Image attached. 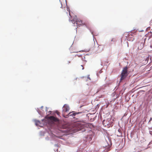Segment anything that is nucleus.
<instances>
[{"label":"nucleus","mask_w":152,"mask_h":152,"mask_svg":"<svg viewBox=\"0 0 152 152\" xmlns=\"http://www.w3.org/2000/svg\"><path fill=\"white\" fill-rule=\"evenodd\" d=\"M67 10L68 12H66V14L67 15H68L69 14L70 18H69V21H71L73 24H74V25L77 26H80L82 25H85L87 27L88 26V24L86 23H83L82 21L80 19H78L77 18V17L75 16V17H72V16L70 14V12L69 11V8H67Z\"/></svg>","instance_id":"f257e3e1"},{"label":"nucleus","mask_w":152,"mask_h":152,"mask_svg":"<svg viewBox=\"0 0 152 152\" xmlns=\"http://www.w3.org/2000/svg\"><path fill=\"white\" fill-rule=\"evenodd\" d=\"M150 47L151 48H152V45H151Z\"/></svg>","instance_id":"4468645a"},{"label":"nucleus","mask_w":152,"mask_h":152,"mask_svg":"<svg viewBox=\"0 0 152 152\" xmlns=\"http://www.w3.org/2000/svg\"><path fill=\"white\" fill-rule=\"evenodd\" d=\"M128 68L127 66H126L123 68L122 72L120 75V81L125 79L128 75Z\"/></svg>","instance_id":"f03ea898"},{"label":"nucleus","mask_w":152,"mask_h":152,"mask_svg":"<svg viewBox=\"0 0 152 152\" xmlns=\"http://www.w3.org/2000/svg\"><path fill=\"white\" fill-rule=\"evenodd\" d=\"M69 107L66 104H64L63 107V111L66 112L69 111Z\"/></svg>","instance_id":"39448f33"},{"label":"nucleus","mask_w":152,"mask_h":152,"mask_svg":"<svg viewBox=\"0 0 152 152\" xmlns=\"http://www.w3.org/2000/svg\"><path fill=\"white\" fill-rule=\"evenodd\" d=\"M60 2L61 4V8H63L64 7V9H66V7L64 6L66 5V0H60ZM68 8L66 7V9Z\"/></svg>","instance_id":"7ed1b4c3"},{"label":"nucleus","mask_w":152,"mask_h":152,"mask_svg":"<svg viewBox=\"0 0 152 152\" xmlns=\"http://www.w3.org/2000/svg\"><path fill=\"white\" fill-rule=\"evenodd\" d=\"M81 66L82 67V69H83H83L84 68L83 67V65H81Z\"/></svg>","instance_id":"f8f14e48"},{"label":"nucleus","mask_w":152,"mask_h":152,"mask_svg":"<svg viewBox=\"0 0 152 152\" xmlns=\"http://www.w3.org/2000/svg\"><path fill=\"white\" fill-rule=\"evenodd\" d=\"M152 120V118H150V120H149V121H151V120Z\"/></svg>","instance_id":"ddd939ff"},{"label":"nucleus","mask_w":152,"mask_h":152,"mask_svg":"<svg viewBox=\"0 0 152 152\" xmlns=\"http://www.w3.org/2000/svg\"><path fill=\"white\" fill-rule=\"evenodd\" d=\"M56 113H57V114L58 115H59L60 113H59L58 112V111H56Z\"/></svg>","instance_id":"9d476101"},{"label":"nucleus","mask_w":152,"mask_h":152,"mask_svg":"<svg viewBox=\"0 0 152 152\" xmlns=\"http://www.w3.org/2000/svg\"><path fill=\"white\" fill-rule=\"evenodd\" d=\"M48 118L51 121L53 122H58L59 121V119L58 118H56L53 116L49 117Z\"/></svg>","instance_id":"20e7f679"},{"label":"nucleus","mask_w":152,"mask_h":152,"mask_svg":"<svg viewBox=\"0 0 152 152\" xmlns=\"http://www.w3.org/2000/svg\"><path fill=\"white\" fill-rule=\"evenodd\" d=\"M35 124L36 125H39V124L40 123V121L38 120H36L35 121Z\"/></svg>","instance_id":"0eeeda50"},{"label":"nucleus","mask_w":152,"mask_h":152,"mask_svg":"<svg viewBox=\"0 0 152 152\" xmlns=\"http://www.w3.org/2000/svg\"><path fill=\"white\" fill-rule=\"evenodd\" d=\"M105 120H104L103 121V124L105 126H106V124H105Z\"/></svg>","instance_id":"6e6552de"},{"label":"nucleus","mask_w":152,"mask_h":152,"mask_svg":"<svg viewBox=\"0 0 152 152\" xmlns=\"http://www.w3.org/2000/svg\"><path fill=\"white\" fill-rule=\"evenodd\" d=\"M70 62H71L70 61H67V62L66 64H69L70 63Z\"/></svg>","instance_id":"1a4fd4ad"},{"label":"nucleus","mask_w":152,"mask_h":152,"mask_svg":"<svg viewBox=\"0 0 152 152\" xmlns=\"http://www.w3.org/2000/svg\"><path fill=\"white\" fill-rule=\"evenodd\" d=\"M81 112H78L76 113H74L72 112V113H69V116H74L76 114H79Z\"/></svg>","instance_id":"423d86ee"},{"label":"nucleus","mask_w":152,"mask_h":152,"mask_svg":"<svg viewBox=\"0 0 152 152\" xmlns=\"http://www.w3.org/2000/svg\"><path fill=\"white\" fill-rule=\"evenodd\" d=\"M150 134L152 135V131H150Z\"/></svg>","instance_id":"9b49d317"}]
</instances>
